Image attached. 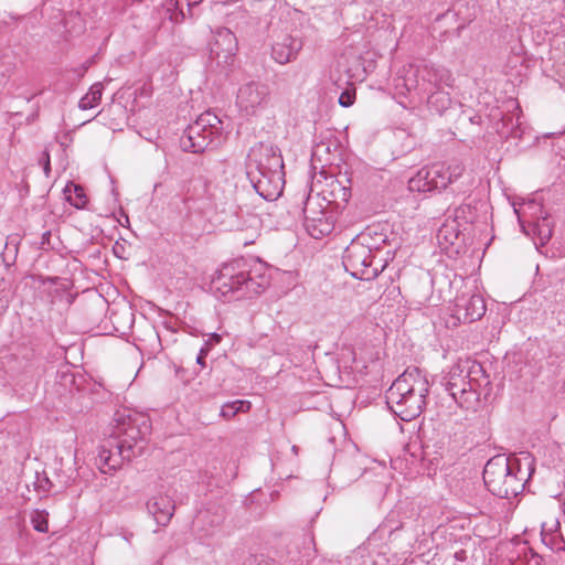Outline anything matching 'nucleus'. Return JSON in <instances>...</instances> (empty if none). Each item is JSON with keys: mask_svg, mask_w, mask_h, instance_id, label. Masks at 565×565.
Instances as JSON below:
<instances>
[{"mask_svg": "<svg viewBox=\"0 0 565 565\" xmlns=\"http://www.w3.org/2000/svg\"><path fill=\"white\" fill-rule=\"evenodd\" d=\"M355 100V89L353 87L345 88L339 96V104L342 107H350Z\"/></svg>", "mask_w": 565, "mask_h": 565, "instance_id": "obj_30", "label": "nucleus"}, {"mask_svg": "<svg viewBox=\"0 0 565 565\" xmlns=\"http://www.w3.org/2000/svg\"><path fill=\"white\" fill-rule=\"evenodd\" d=\"M61 379L64 381L65 384H73L74 382V375L72 373H62Z\"/></svg>", "mask_w": 565, "mask_h": 565, "instance_id": "obj_37", "label": "nucleus"}, {"mask_svg": "<svg viewBox=\"0 0 565 565\" xmlns=\"http://www.w3.org/2000/svg\"><path fill=\"white\" fill-rule=\"evenodd\" d=\"M236 51L237 40L235 34L226 28L217 29L213 35V41L210 43V60L217 67L226 70L233 65Z\"/></svg>", "mask_w": 565, "mask_h": 565, "instance_id": "obj_12", "label": "nucleus"}, {"mask_svg": "<svg viewBox=\"0 0 565 565\" xmlns=\"http://www.w3.org/2000/svg\"><path fill=\"white\" fill-rule=\"evenodd\" d=\"M273 350H274V352L276 354H287V353H289V349L285 348L284 345L274 344Z\"/></svg>", "mask_w": 565, "mask_h": 565, "instance_id": "obj_36", "label": "nucleus"}, {"mask_svg": "<svg viewBox=\"0 0 565 565\" xmlns=\"http://www.w3.org/2000/svg\"><path fill=\"white\" fill-rule=\"evenodd\" d=\"M298 449H299V448H298V446H292V447H291V450H292V452H294L295 455H297V454H298Z\"/></svg>", "mask_w": 565, "mask_h": 565, "instance_id": "obj_38", "label": "nucleus"}, {"mask_svg": "<svg viewBox=\"0 0 565 565\" xmlns=\"http://www.w3.org/2000/svg\"><path fill=\"white\" fill-rule=\"evenodd\" d=\"M115 426L110 436L104 440L96 458V466L103 473H110L128 461L137 451L142 450V443L151 431L149 419L141 414L116 413Z\"/></svg>", "mask_w": 565, "mask_h": 565, "instance_id": "obj_1", "label": "nucleus"}, {"mask_svg": "<svg viewBox=\"0 0 565 565\" xmlns=\"http://www.w3.org/2000/svg\"><path fill=\"white\" fill-rule=\"evenodd\" d=\"M210 352V343L205 342L204 345L200 349V352L196 356V363L201 365L202 367L205 366V358L207 356Z\"/></svg>", "mask_w": 565, "mask_h": 565, "instance_id": "obj_31", "label": "nucleus"}, {"mask_svg": "<svg viewBox=\"0 0 565 565\" xmlns=\"http://www.w3.org/2000/svg\"><path fill=\"white\" fill-rule=\"evenodd\" d=\"M129 536H132V533H129V535H125V540L129 541Z\"/></svg>", "mask_w": 565, "mask_h": 565, "instance_id": "obj_41", "label": "nucleus"}, {"mask_svg": "<svg viewBox=\"0 0 565 565\" xmlns=\"http://www.w3.org/2000/svg\"><path fill=\"white\" fill-rule=\"evenodd\" d=\"M50 237H51V232L50 231H46V232H44L42 234V239H41V247L42 248L51 247Z\"/></svg>", "mask_w": 565, "mask_h": 565, "instance_id": "obj_34", "label": "nucleus"}, {"mask_svg": "<svg viewBox=\"0 0 565 565\" xmlns=\"http://www.w3.org/2000/svg\"><path fill=\"white\" fill-rule=\"evenodd\" d=\"M486 203L476 198L467 196L462 204L455 209L454 217L460 224H473L478 221Z\"/></svg>", "mask_w": 565, "mask_h": 565, "instance_id": "obj_20", "label": "nucleus"}, {"mask_svg": "<svg viewBox=\"0 0 565 565\" xmlns=\"http://www.w3.org/2000/svg\"><path fill=\"white\" fill-rule=\"evenodd\" d=\"M454 81L448 68L428 61L409 65L403 78L407 92L414 93L418 99H424L433 90L452 87Z\"/></svg>", "mask_w": 565, "mask_h": 565, "instance_id": "obj_8", "label": "nucleus"}, {"mask_svg": "<svg viewBox=\"0 0 565 565\" xmlns=\"http://www.w3.org/2000/svg\"><path fill=\"white\" fill-rule=\"evenodd\" d=\"M465 171L466 168L459 160L434 163L419 169L409 178L408 189L412 192L427 193L449 185L452 193L466 194L471 190L473 179Z\"/></svg>", "mask_w": 565, "mask_h": 565, "instance_id": "obj_6", "label": "nucleus"}, {"mask_svg": "<svg viewBox=\"0 0 565 565\" xmlns=\"http://www.w3.org/2000/svg\"><path fill=\"white\" fill-rule=\"evenodd\" d=\"M250 402L248 401H233L224 404L221 408V416L224 418H232L239 412H248Z\"/></svg>", "mask_w": 565, "mask_h": 565, "instance_id": "obj_26", "label": "nucleus"}, {"mask_svg": "<svg viewBox=\"0 0 565 565\" xmlns=\"http://www.w3.org/2000/svg\"><path fill=\"white\" fill-rule=\"evenodd\" d=\"M370 234L363 233L345 248L342 264L345 270L360 280H373L387 266V258L379 257L380 246L369 243Z\"/></svg>", "mask_w": 565, "mask_h": 565, "instance_id": "obj_7", "label": "nucleus"}, {"mask_svg": "<svg viewBox=\"0 0 565 565\" xmlns=\"http://www.w3.org/2000/svg\"><path fill=\"white\" fill-rule=\"evenodd\" d=\"M284 173V160L278 147L260 142L248 153V169Z\"/></svg>", "mask_w": 565, "mask_h": 565, "instance_id": "obj_13", "label": "nucleus"}, {"mask_svg": "<svg viewBox=\"0 0 565 565\" xmlns=\"http://www.w3.org/2000/svg\"><path fill=\"white\" fill-rule=\"evenodd\" d=\"M461 224L454 218L452 221L445 222L437 231L436 238L439 246L447 249L455 246L460 241V227Z\"/></svg>", "mask_w": 565, "mask_h": 565, "instance_id": "obj_21", "label": "nucleus"}, {"mask_svg": "<svg viewBox=\"0 0 565 565\" xmlns=\"http://www.w3.org/2000/svg\"><path fill=\"white\" fill-rule=\"evenodd\" d=\"M348 565H373L372 558L365 554V550H358L347 558Z\"/></svg>", "mask_w": 565, "mask_h": 565, "instance_id": "obj_28", "label": "nucleus"}, {"mask_svg": "<svg viewBox=\"0 0 565 565\" xmlns=\"http://www.w3.org/2000/svg\"><path fill=\"white\" fill-rule=\"evenodd\" d=\"M161 186V183H156L153 186V191H157Z\"/></svg>", "mask_w": 565, "mask_h": 565, "instance_id": "obj_39", "label": "nucleus"}, {"mask_svg": "<svg viewBox=\"0 0 565 565\" xmlns=\"http://www.w3.org/2000/svg\"><path fill=\"white\" fill-rule=\"evenodd\" d=\"M269 100V88L258 81H248L237 90L236 105L246 115H256L263 110Z\"/></svg>", "mask_w": 565, "mask_h": 565, "instance_id": "obj_11", "label": "nucleus"}, {"mask_svg": "<svg viewBox=\"0 0 565 565\" xmlns=\"http://www.w3.org/2000/svg\"><path fill=\"white\" fill-rule=\"evenodd\" d=\"M385 241H386V237H385V236H384V237H381V242H382V243H385Z\"/></svg>", "mask_w": 565, "mask_h": 565, "instance_id": "obj_42", "label": "nucleus"}, {"mask_svg": "<svg viewBox=\"0 0 565 565\" xmlns=\"http://www.w3.org/2000/svg\"><path fill=\"white\" fill-rule=\"evenodd\" d=\"M222 142V121L218 117L205 111L190 124L180 138L184 151L201 153L210 146L217 147Z\"/></svg>", "mask_w": 565, "mask_h": 565, "instance_id": "obj_9", "label": "nucleus"}, {"mask_svg": "<svg viewBox=\"0 0 565 565\" xmlns=\"http://www.w3.org/2000/svg\"><path fill=\"white\" fill-rule=\"evenodd\" d=\"M303 214L305 228L311 237L319 239L331 234L334 230V220L330 212L323 210L311 211L306 206Z\"/></svg>", "mask_w": 565, "mask_h": 565, "instance_id": "obj_17", "label": "nucleus"}, {"mask_svg": "<svg viewBox=\"0 0 565 565\" xmlns=\"http://www.w3.org/2000/svg\"><path fill=\"white\" fill-rule=\"evenodd\" d=\"M331 79L334 82V84H335L339 88H342V87H343V85L349 84V78L343 79L340 75H339V76H335V73H334V72H332V73H331Z\"/></svg>", "mask_w": 565, "mask_h": 565, "instance_id": "obj_33", "label": "nucleus"}, {"mask_svg": "<svg viewBox=\"0 0 565 565\" xmlns=\"http://www.w3.org/2000/svg\"><path fill=\"white\" fill-rule=\"evenodd\" d=\"M302 46L301 38L291 34H280L271 45V58L276 63L285 65L298 57Z\"/></svg>", "mask_w": 565, "mask_h": 565, "instance_id": "obj_16", "label": "nucleus"}, {"mask_svg": "<svg viewBox=\"0 0 565 565\" xmlns=\"http://www.w3.org/2000/svg\"><path fill=\"white\" fill-rule=\"evenodd\" d=\"M486 302L481 295L463 294L456 298L452 317L460 323H470L486 313Z\"/></svg>", "mask_w": 565, "mask_h": 565, "instance_id": "obj_15", "label": "nucleus"}, {"mask_svg": "<svg viewBox=\"0 0 565 565\" xmlns=\"http://www.w3.org/2000/svg\"><path fill=\"white\" fill-rule=\"evenodd\" d=\"M41 163L43 166L45 175L49 177L50 172H51V161H50V154L47 151L43 152Z\"/></svg>", "mask_w": 565, "mask_h": 565, "instance_id": "obj_32", "label": "nucleus"}, {"mask_svg": "<svg viewBox=\"0 0 565 565\" xmlns=\"http://www.w3.org/2000/svg\"><path fill=\"white\" fill-rule=\"evenodd\" d=\"M490 384L481 363L471 359H460L445 372L440 385L463 409H476L480 401V390Z\"/></svg>", "mask_w": 565, "mask_h": 565, "instance_id": "obj_4", "label": "nucleus"}, {"mask_svg": "<svg viewBox=\"0 0 565 565\" xmlns=\"http://www.w3.org/2000/svg\"><path fill=\"white\" fill-rule=\"evenodd\" d=\"M221 340H222V337L218 333H211L210 337H209V340L206 341V342L210 343V350L212 349V347L214 344L220 343Z\"/></svg>", "mask_w": 565, "mask_h": 565, "instance_id": "obj_35", "label": "nucleus"}, {"mask_svg": "<svg viewBox=\"0 0 565 565\" xmlns=\"http://www.w3.org/2000/svg\"><path fill=\"white\" fill-rule=\"evenodd\" d=\"M63 193L66 201L70 202V204L74 207L84 209L86 206L88 200L84 189L81 185L68 182L65 185Z\"/></svg>", "mask_w": 565, "mask_h": 565, "instance_id": "obj_24", "label": "nucleus"}, {"mask_svg": "<svg viewBox=\"0 0 565 565\" xmlns=\"http://www.w3.org/2000/svg\"><path fill=\"white\" fill-rule=\"evenodd\" d=\"M247 175L255 191L265 200L274 201L282 193L285 173L248 169Z\"/></svg>", "mask_w": 565, "mask_h": 565, "instance_id": "obj_14", "label": "nucleus"}, {"mask_svg": "<svg viewBox=\"0 0 565 565\" xmlns=\"http://www.w3.org/2000/svg\"><path fill=\"white\" fill-rule=\"evenodd\" d=\"M266 286L265 277L257 280L250 276L248 264L243 258L222 265L211 282L214 295L224 301L252 298L264 291Z\"/></svg>", "mask_w": 565, "mask_h": 565, "instance_id": "obj_5", "label": "nucleus"}, {"mask_svg": "<svg viewBox=\"0 0 565 565\" xmlns=\"http://www.w3.org/2000/svg\"><path fill=\"white\" fill-rule=\"evenodd\" d=\"M30 521L33 529L40 533L49 531V513L45 510H34L31 512Z\"/></svg>", "mask_w": 565, "mask_h": 565, "instance_id": "obj_27", "label": "nucleus"}, {"mask_svg": "<svg viewBox=\"0 0 565 565\" xmlns=\"http://www.w3.org/2000/svg\"><path fill=\"white\" fill-rule=\"evenodd\" d=\"M419 100L426 102L428 107L439 115L447 110L451 105L450 95L448 92H445L444 88L433 90L431 93H428L424 99Z\"/></svg>", "mask_w": 565, "mask_h": 565, "instance_id": "obj_23", "label": "nucleus"}, {"mask_svg": "<svg viewBox=\"0 0 565 565\" xmlns=\"http://www.w3.org/2000/svg\"><path fill=\"white\" fill-rule=\"evenodd\" d=\"M147 509L157 524L166 526L173 516L175 504L167 494H157L149 499Z\"/></svg>", "mask_w": 565, "mask_h": 565, "instance_id": "obj_18", "label": "nucleus"}, {"mask_svg": "<svg viewBox=\"0 0 565 565\" xmlns=\"http://www.w3.org/2000/svg\"><path fill=\"white\" fill-rule=\"evenodd\" d=\"M429 387L427 376L419 369H407L386 391L387 407L396 417L411 422L425 409Z\"/></svg>", "mask_w": 565, "mask_h": 565, "instance_id": "obj_3", "label": "nucleus"}, {"mask_svg": "<svg viewBox=\"0 0 565 565\" xmlns=\"http://www.w3.org/2000/svg\"><path fill=\"white\" fill-rule=\"evenodd\" d=\"M541 536L542 542L552 551H565V540L557 518H551L542 523Z\"/></svg>", "mask_w": 565, "mask_h": 565, "instance_id": "obj_19", "label": "nucleus"}, {"mask_svg": "<svg viewBox=\"0 0 565 565\" xmlns=\"http://www.w3.org/2000/svg\"><path fill=\"white\" fill-rule=\"evenodd\" d=\"M103 89L104 86L102 83L93 84L88 93L79 99L78 107L83 110H86L97 106L102 99Z\"/></svg>", "mask_w": 565, "mask_h": 565, "instance_id": "obj_25", "label": "nucleus"}, {"mask_svg": "<svg viewBox=\"0 0 565 565\" xmlns=\"http://www.w3.org/2000/svg\"><path fill=\"white\" fill-rule=\"evenodd\" d=\"M129 536H132V533H129V535H125V540L129 541Z\"/></svg>", "mask_w": 565, "mask_h": 565, "instance_id": "obj_40", "label": "nucleus"}, {"mask_svg": "<svg viewBox=\"0 0 565 565\" xmlns=\"http://www.w3.org/2000/svg\"><path fill=\"white\" fill-rule=\"evenodd\" d=\"M513 210L525 233H532L541 246L551 239L553 223L536 199L526 200L519 206L513 204Z\"/></svg>", "mask_w": 565, "mask_h": 565, "instance_id": "obj_10", "label": "nucleus"}, {"mask_svg": "<svg viewBox=\"0 0 565 565\" xmlns=\"http://www.w3.org/2000/svg\"><path fill=\"white\" fill-rule=\"evenodd\" d=\"M201 1L202 0H169L167 11L171 12L170 20L174 23L183 22L186 17L184 7H186L189 17H192V8L198 6Z\"/></svg>", "mask_w": 565, "mask_h": 565, "instance_id": "obj_22", "label": "nucleus"}, {"mask_svg": "<svg viewBox=\"0 0 565 565\" xmlns=\"http://www.w3.org/2000/svg\"><path fill=\"white\" fill-rule=\"evenodd\" d=\"M534 471V459L529 452L518 457L498 455L488 460L483 469L487 489L499 498L516 497Z\"/></svg>", "mask_w": 565, "mask_h": 565, "instance_id": "obj_2", "label": "nucleus"}, {"mask_svg": "<svg viewBox=\"0 0 565 565\" xmlns=\"http://www.w3.org/2000/svg\"><path fill=\"white\" fill-rule=\"evenodd\" d=\"M34 487L36 490L42 492H47L52 489L53 484L45 472L36 473V479L34 481Z\"/></svg>", "mask_w": 565, "mask_h": 565, "instance_id": "obj_29", "label": "nucleus"}]
</instances>
